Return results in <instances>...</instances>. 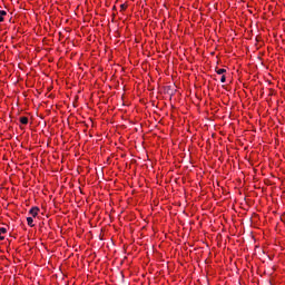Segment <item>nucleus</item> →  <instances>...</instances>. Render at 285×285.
Here are the masks:
<instances>
[{
	"instance_id": "obj_1",
	"label": "nucleus",
	"mask_w": 285,
	"mask_h": 285,
	"mask_svg": "<svg viewBox=\"0 0 285 285\" xmlns=\"http://www.w3.org/2000/svg\"><path fill=\"white\" fill-rule=\"evenodd\" d=\"M29 215H32L33 217H37V215H39V207H32L29 210Z\"/></svg>"
},
{
	"instance_id": "obj_2",
	"label": "nucleus",
	"mask_w": 285,
	"mask_h": 285,
	"mask_svg": "<svg viewBox=\"0 0 285 285\" xmlns=\"http://www.w3.org/2000/svg\"><path fill=\"white\" fill-rule=\"evenodd\" d=\"M6 233H8V229L4 227L0 228V240L3 242V239H6V237H3V235H6Z\"/></svg>"
},
{
	"instance_id": "obj_3",
	"label": "nucleus",
	"mask_w": 285,
	"mask_h": 285,
	"mask_svg": "<svg viewBox=\"0 0 285 285\" xmlns=\"http://www.w3.org/2000/svg\"><path fill=\"white\" fill-rule=\"evenodd\" d=\"M33 222H35V219H32V217H27V224H28V226H30L31 228L35 226Z\"/></svg>"
},
{
	"instance_id": "obj_4",
	"label": "nucleus",
	"mask_w": 285,
	"mask_h": 285,
	"mask_svg": "<svg viewBox=\"0 0 285 285\" xmlns=\"http://www.w3.org/2000/svg\"><path fill=\"white\" fill-rule=\"evenodd\" d=\"M20 124L28 126V117H20Z\"/></svg>"
},
{
	"instance_id": "obj_5",
	"label": "nucleus",
	"mask_w": 285,
	"mask_h": 285,
	"mask_svg": "<svg viewBox=\"0 0 285 285\" xmlns=\"http://www.w3.org/2000/svg\"><path fill=\"white\" fill-rule=\"evenodd\" d=\"M6 14H8V12L0 10V23H2L3 17H6Z\"/></svg>"
},
{
	"instance_id": "obj_6",
	"label": "nucleus",
	"mask_w": 285,
	"mask_h": 285,
	"mask_svg": "<svg viewBox=\"0 0 285 285\" xmlns=\"http://www.w3.org/2000/svg\"><path fill=\"white\" fill-rule=\"evenodd\" d=\"M216 72L218 75H224L226 72V69H216Z\"/></svg>"
},
{
	"instance_id": "obj_7",
	"label": "nucleus",
	"mask_w": 285,
	"mask_h": 285,
	"mask_svg": "<svg viewBox=\"0 0 285 285\" xmlns=\"http://www.w3.org/2000/svg\"><path fill=\"white\" fill-rule=\"evenodd\" d=\"M220 82H222V83H226V76H225V75H223V76L220 77Z\"/></svg>"
},
{
	"instance_id": "obj_8",
	"label": "nucleus",
	"mask_w": 285,
	"mask_h": 285,
	"mask_svg": "<svg viewBox=\"0 0 285 285\" xmlns=\"http://www.w3.org/2000/svg\"><path fill=\"white\" fill-rule=\"evenodd\" d=\"M126 8H128V6H126V4H120V9H121V10H126Z\"/></svg>"
}]
</instances>
